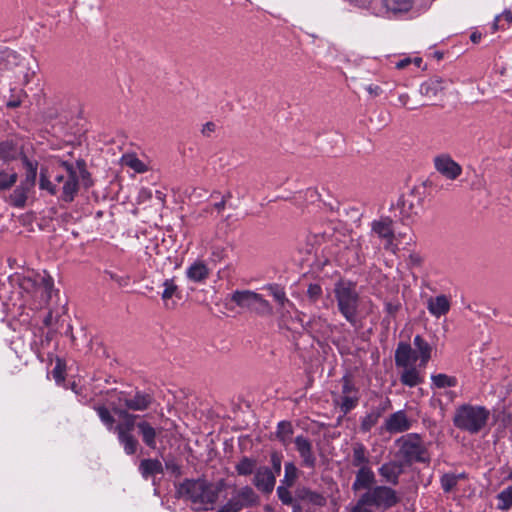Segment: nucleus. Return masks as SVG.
I'll return each instance as SVG.
<instances>
[{
  "label": "nucleus",
  "instance_id": "nucleus-1",
  "mask_svg": "<svg viewBox=\"0 0 512 512\" xmlns=\"http://www.w3.org/2000/svg\"><path fill=\"white\" fill-rule=\"evenodd\" d=\"M80 179L86 187L91 185L90 174L83 160L75 163L59 162L53 180H50L43 170L40 173L39 187L47 190L51 195L58 196L64 202H72L80 187Z\"/></svg>",
  "mask_w": 512,
  "mask_h": 512
},
{
  "label": "nucleus",
  "instance_id": "nucleus-2",
  "mask_svg": "<svg viewBox=\"0 0 512 512\" xmlns=\"http://www.w3.org/2000/svg\"><path fill=\"white\" fill-rule=\"evenodd\" d=\"M223 488V480L213 484L205 479H186L179 485L178 493L195 505L196 510L208 511L213 509Z\"/></svg>",
  "mask_w": 512,
  "mask_h": 512
},
{
  "label": "nucleus",
  "instance_id": "nucleus-3",
  "mask_svg": "<svg viewBox=\"0 0 512 512\" xmlns=\"http://www.w3.org/2000/svg\"><path fill=\"white\" fill-rule=\"evenodd\" d=\"M400 501L397 491L388 485H375L360 495L349 512H383Z\"/></svg>",
  "mask_w": 512,
  "mask_h": 512
},
{
  "label": "nucleus",
  "instance_id": "nucleus-4",
  "mask_svg": "<svg viewBox=\"0 0 512 512\" xmlns=\"http://www.w3.org/2000/svg\"><path fill=\"white\" fill-rule=\"evenodd\" d=\"M334 297L340 314L355 329L361 328V321L358 317L360 306V295L355 283L350 281H339L334 286Z\"/></svg>",
  "mask_w": 512,
  "mask_h": 512
},
{
  "label": "nucleus",
  "instance_id": "nucleus-5",
  "mask_svg": "<svg viewBox=\"0 0 512 512\" xmlns=\"http://www.w3.org/2000/svg\"><path fill=\"white\" fill-rule=\"evenodd\" d=\"M490 418V411L481 405L462 404L455 410L453 424L461 431L471 435L485 429Z\"/></svg>",
  "mask_w": 512,
  "mask_h": 512
},
{
  "label": "nucleus",
  "instance_id": "nucleus-6",
  "mask_svg": "<svg viewBox=\"0 0 512 512\" xmlns=\"http://www.w3.org/2000/svg\"><path fill=\"white\" fill-rule=\"evenodd\" d=\"M396 445L399 447L398 455L403 459L404 464L430 462V455L420 435L406 434L396 440Z\"/></svg>",
  "mask_w": 512,
  "mask_h": 512
},
{
  "label": "nucleus",
  "instance_id": "nucleus-7",
  "mask_svg": "<svg viewBox=\"0 0 512 512\" xmlns=\"http://www.w3.org/2000/svg\"><path fill=\"white\" fill-rule=\"evenodd\" d=\"M113 411L123 420L114 428L118 441L123 447L126 455H133L138 449L139 442L132 434V431L135 427L137 428L136 419L139 416L131 414L126 409L121 407H113Z\"/></svg>",
  "mask_w": 512,
  "mask_h": 512
},
{
  "label": "nucleus",
  "instance_id": "nucleus-8",
  "mask_svg": "<svg viewBox=\"0 0 512 512\" xmlns=\"http://www.w3.org/2000/svg\"><path fill=\"white\" fill-rule=\"evenodd\" d=\"M231 301L243 309L250 310L260 316L273 314L271 304L261 294L251 290H236L231 294Z\"/></svg>",
  "mask_w": 512,
  "mask_h": 512
},
{
  "label": "nucleus",
  "instance_id": "nucleus-9",
  "mask_svg": "<svg viewBox=\"0 0 512 512\" xmlns=\"http://www.w3.org/2000/svg\"><path fill=\"white\" fill-rule=\"evenodd\" d=\"M116 402H113V407H121L132 411H145L153 402V397L150 393L136 390L134 393L125 391L112 390Z\"/></svg>",
  "mask_w": 512,
  "mask_h": 512
},
{
  "label": "nucleus",
  "instance_id": "nucleus-10",
  "mask_svg": "<svg viewBox=\"0 0 512 512\" xmlns=\"http://www.w3.org/2000/svg\"><path fill=\"white\" fill-rule=\"evenodd\" d=\"M371 232L383 241L384 249L396 252L397 245L394 243L393 220L389 217H381L371 223Z\"/></svg>",
  "mask_w": 512,
  "mask_h": 512
},
{
  "label": "nucleus",
  "instance_id": "nucleus-11",
  "mask_svg": "<svg viewBox=\"0 0 512 512\" xmlns=\"http://www.w3.org/2000/svg\"><path fill=\"white\" fill-rule=\"evenodd\" d=\"M342 390L338 399L336 400L337 405L340 407L344 414L349 413L353 410L359 402L358 389L348 376H344L341 380Z\"/></svg>",
  "mask_w": 512,
  "mask_h": 512
},
{
  "label": "nucleus",
  "instance_id": "nucleus-12",
  "mask_svg": "<svg viewBox=\"0 0 512 512\" xmlns=\"http://www.w3.org/2000/svg\"><path fill=\"white\" fill-rule=\"evenodd\" d=\"M21 286L26 291L34 289V296H40L39 306H42L43 304H46L51 297L53 280L50 276H44L41 277L39 283H36L30 278H25L23 279Z\"/></svg>",
  "mask_w": 512,
  "mask_h": 512
},
{
  "label": "nucleus",
  "instance_id": "nucleus-13",
  "mask_svg": "<svg viewBox=\"0 0 512 512\" xmlns=\"http://www.w3.org/2000/svg\"><path fill=\"white\" fill-rule=\"evenodd\" d=\"M404 472V463L402 461L390 460L383 463L378 468V474L385 483L396 486L399 484V478Z\"/></svg>",
  "mask_w": 512,
  "mask_h": 512
},
{
  "label": "nucleus",
  "instance_id": "nucleus-14",
  "mask_svg": "<svg viewBox=\"0 0 512 512\" xmlns=\"http://www.w3.org/2000/svg\"><path fill=\"white\" fill-rule=\"evenodd\" d=\"M294 443L302 460L301 465L309 469H314L317 458L313 452L312 442L307 437L299 435L295 438Z\"/></svg>",
  "mask_w": 512,
  "mask_h": 512
},
{
  "label": "nucleus",
  "instance_id": "nucleus-15",
  "mask_svg": "<svg viewBox=\"0 0 512 512\" xmlns=\"http://www.w3.org/2000/svg\"><path fill=\"white\" fill-rule=\"evenodd\" d=\"M435 169L447 179L454 180L461 173V166L456 163L448 154H441L434 158Z\"/></svg>",
  "mask_w": 512,
  "mask_h": 512
},
{
  "label": "nucleus",
  "instance_id": "nucleus-16",
  "mask_svg": "<svg viewBox=\"0 0 512 512\" xmlns=\"http://www.w3.org/2000/svg\"><path fill=\"white\" fill-rule=\"evenodd\" d=\"M276 483V475L268 467H259L254 475L253 484L255 487L265 494H270Z\"/></svg>",
  "mask_w": 512,
  "mask_h": 512
},
{
  "label": "nucleus",
  "instance_id": "nucleus-17",
  "mask_svg": "<svg viewBox=\"0 0 512 512\" xmlns=\"http://www.w3.org/2000/svg\"><path fill=\"white\" fill-rule=\"evenodd\" d=\"M411 428V421L407 418L403 410L391 414L384 423V429L391 433H402Z\"/></svg>",
  "mask_w": 512,
  "mask_h": 512
},
{
  "label": "nucleus",
  "instance_id": "nucleus-18",
  "mask_svg": "<svg viewBox=\"0 0 512 512\" xmlns=\"http://www.w3.org/2000/svg\"><path fill=\"white\" fill-rule=\"evenodd\" d=\"M137 430L143 443L150 449L157 448V438L160 437L163 428H155L146 420L137 422Z\"/></svg>",
  "mask_w": 512,
  "mask_h": 512
},
{
  "label": "nucleus",
  "instance_id": "nucleus-19",
  "mask_svg": "<svg viewBox=\"0 0 512 512\" xmlns=\"http://www.w3.org/2000/svg\"><path fill=\"white\" fill-rule=\"evenodd\" d=\"M419 359L418 352L413 349L410 344L400 342L395 351V364L396 366H409L414 365Z\"/></svg>",
  "mask_w": 512,
  "mask_h": 512
},
{
  "label": "nucleus",
  "instance_id": "nucleus-20",
  "mask_svg": "<svg viewBox=\"0 0 512 512\" xmlns=\"http://www.w3.org/2000/svg\"><path fill=\"white\" fill-rule=\"evenodd\" d=\"M269 291V294L277 302L279 308L278 312L284 317L287 313H290V309H294L295 306L287 297L284 289L277 284H270L265 287Z\"/></svg>",
  "mask_w": 512,
  "mask_h": 512
},
{
  "label": "nucleus",
  "instance_id": "nucleus-21",
  "mask_svg": "<svg viewBox=\"0 0 512 512\" xmlns=\"http://www.w3.org/2000/svg\"><path fill=\"white\" fill-rule=\"evenodd\" d=\"M375 481V474L370 466L359 468L355 474V480L352 484V490L354 492L362 489H365L367 491L369 488L375 486Z\"/></svg>",
  "mask_w": 512,
  "mask_h": 512
},
{
  "label": "nucleus",
  "instance_id": "nucleus-22",
  "mask_svg": "<svg viewBox=\"0 0 512 512\" xmlns=\"http://www.w3.org/2000/svg\"><path fill=\"white\" fill-rule=\"evenodd\" d=\"M351 464L353 467L362 468L370 466V455L366 446L361 442H354L351 446Z\"/></svg>",
  "mask_w": 512,
  "mask_h": 512
},
{
  "label": "nucleus",
  "instance_id": "nucleus-23",
  "mask_svg": "<svg viewBox=\"0 0 512 512\" xmlns=\"http://www.w3.org/2000/svg\"><path fill=\"white\" fill-rule=\"evenodd\" d=\"M229 501L237 503L240 511L243 508L254 506L258 501V496L251 487L246 486L241 488Z\"/></svg>",
  "mask_w": 512,
  "mask_h": 512
},
{
  "label": "nucleus",
  "instance_id": "nucleus-24",
  "mask_svg": "<svg viewBox=\"0 0 512 512\" xmlns=\"http://www.w3.org/2000/svg\"><path fill=\"white\" fill-rule=\"evenodd\" d=\"M397 367L403 369L400 374V381L403 385L408 387H415L423 382L420 371L415 365Z\"/></svg>",
  "mask_w": 512,
  "mask_h": 512
},
{
  "label": "nucleus",
  "instance_id": "nucleus-25",
  "mask_svg": "<svg viewBox=\"0 0 512 512\" xmlns=\"http://www.w3.org/2000/svg\"><path fill=\"white\" fill-rule=\"evenodd\" d=\"M427 309L433 316L439 318L449 312L450 302L445 295H439L428 300Z\"/></svg>",
  "mask_w": 512,
  "mask_h": 512
},
{
  "label": "nucleus",
  "instance_id": "nucleus-26",
  "mask_svg": "<svg viewBox=\"0 0 512 512\" xmlns=\"http://www.w3.org/2000/svg\"><path fill=\"white\" fill-rule=\"evenodd\" d=\"M210 274L209 268L203 261H196L191 264L186 270L187 278L196 283L205 281Z\"/></svg>",
  "mask_w": 512,
  "mask_h": 512
},
{
  "label": "nucleus",
  "instance_id": "nucleus-27",
  "mask_svg": "<svg viewBox=\"0 0 512 512\" xmlns=\"http://www.w3.org/2000/svg\"><path fill=\"white\" fill-rule=\"evenodd\" d=\"M162 287L164 288L161 293V298L164 301L165 307L167 309L174 308L175 302H171L173 297L181 298L180 291L178 286L176 285L174 279H166L162 283Z\"/></svg>",
  "mask_w": 512,
  "mask_h": 512
},
{
  "label": "nucleus",
  "instance_id": "nucleus-28",
  "mask_svg": "<svg viewBox=\"0 0 512 512\" xmlns=\"http://www.w3.org/2000/svg\"><path fill=\"white\" fill-rule=\"evenodd\" d=\"M413 345L418 352L420 363L419 368H425L431 358L432 347L420 335H416L413 340Z\"/></svg>",
  "mask_w": 512,
  "mask_h": 512
},
{
  "label": "nucleus",
  "instance_id": "nucleus-29",
  "mask_svg": "<svg viewBox=\"0 0 512 512\" xmlns=\"http://www.w3.org/2000/svg\"><path fill=\"white\" fill-rule=\"evenodd\" d=\"M139 471L143 478L148 479L156 474H163L164 468L158 459H143L139 464Z\"/></svg>",
  "mask_w": 512,
  "mask_h": 512
},
{
  "label": "nucleus",
  "instance_id": "nucleus-30",
  "mask_svg": "<svg viewBox=\"0 0 512 512\" xmlns=\"http://www.w3.org/2000/svg\"><path fill=\"white\" fill-rule=\"evenodd\" d=\"M296 497L299 500L307 501L312 505L322 507L326 505V498L315 491L306 487H300L296 490Z\"/></svg>",
  "mask_w": 512,
  "mask_h": 512
},
{
  "label": "nucleus",
  "instance_id": "nucleus-31",
  "mask_svg": "<svg viewBox=\"0 0 512 512\" xmlns=\"http://www.w3.org/2000/svg\"><path fill=\"white\" fill-rule=\"evenodd\" d=\"M443 89V80L439 77H434L422 83L420 85L419 92L425 97L433 98L442 92Z\"/></svg>",
  "mask_w": 512,
  "mask_h": 512
},
{
  "label": "nucleus",
  "instance_id": "nucleus-32",
  "mask_svg": "<svg viewBox=\"0 0 512 512\" xmlns=\"http://www.w3.org/2000/svg\"><path fill=\"white\" fill-rule=\"evenodd\" d=\"M21 56L14 50H0V70H12L21 64Z\"/></svg>",
  "mask_w": 512,
  "mask_h": 512
},
{
  "label": "nucleus",
  "instance_id": "nucleus-33",
  "mask_svg": "<svg viewBox=\"0 0 512 512\" xmlns=\"http://www.w3.org/2000/svg\"><path fill=\"white\" fill-rule=\"evenodd\" d=\"M382 7L387 13L399 14L409 11L412 7L411 0H381Z\"/></svg>",
  "mask_w": 512,
  "mask_h": 512
},
{
  "label": "nucleus",
  "instance_id": "nucleus-34",
  "mask_svg": "<svg viewBox=\"0 0 512 512\" xmlns=\"http://www.w3.org/2000/svg\"><path fill=\"white\" fill-rule=\"evenodd\" d=\"M31 190L24 185L20 184L9 196V203L16 208H23L28 199V194Z\"/></svg>",
  "mask_w": 512,
  "mask_h": 512
},
{
  "label": "nucleus",
  "instance_id": "nucleus-35",
  "mask_svg": "<svg viewBox=\"0 0 512 512\" xmlns=\"http://www.w3.org/2000/svg\"><path fill=\"white\" fill-rule=\"evenodd\" d=\"M23 163L26 169L25 179L21 181L20 184L24 185L25 187L29 188L30 190L33 189L35 186L36 176H37V166L33 162L27 159V157L23 158Z\"/></svg>",
  "mask_w": 512,
  "mask_h": 512
},
{
  "label": "nucleus",
  "instance_id": "nucleus-36",
  "mask_svg": "<svg viewBox=\"0 0 512 512\" xmlns=\"http://www.w3.org/2000/svg\"><path fill=\"white\" fill-rule=\"evenodd\" d=\"M20 154L19 148L12 141H4L0 143V159L8 162L14 160Z\"/></svg>",
  "mask_w": 512,
  "mask_h": 512
},
{
  "label": "nucleus",
  "instance_id": "nucleus-37",
  "mask_svg": "<svg viewBox=\"0 0 512 512\" xmlns=\"http://www.w3.org/2000/svg\"><path fill=\"white\" fill-rule=\"evenodd\" d=\"M497 509L500 511H508L512 508V485L503 489L496 496Z\"/></svg>",
  "mask_w": 512,
  "mask_h": 512
},
{
  "label": "nucleus",
  "instance_id": "nucleus-38",
  "mask_svg": "<svg viewBox=\"0 0 512 512\" xmlns=\"http://www.w3.org/2000/svg\"><path fill=\"white\" fill-rule=\"evenodd\" d=\"M293 428L290 422L282 421L278 424L276 436L280 442L287 446L291 442Z\"/></svg>",
  "mask_w": 512,
  "mask_h": 512
},
{
  "label": "nucleus",
  "instance_id": "nucleus-39",
  "mask_svg": "<svg viewBox=\"0 0 512 512\" xmlns=\"http://www.w3.org/2000/svg\"><path fill=\"white\" fill-rule=\"evenodd\" d=\"M298 478V469L292 462H287L285 464V474L284 478L281 481V485L292 487L295 481Z\"/></svg>",
  "mask_w": 512,
  "mask_h": 512
},
{
  "label": "nucleus",
  "instance_id": "nucleus-40",
  "mask_svg": "<svg viewBox=\"0 0 512 512\" xmlns=\"http://www.w3.org/2000/svg\"><path fill=\"white\" fill-rule=\"evenodd\" d=\"M122 164L130 167L137 173H143L147 169L146 165L133 154L123 155Z\"/></svg>",
  "mask_w": 512,
  "mask_h": 512
},
{
  "label": "nucleus",
  "instance_id": "nucleus-41",
  "mask_svg": "<svg viewBox=\"0 0 512 512\" xmlns=\"http://www.w3.org/2000/svg\"><path fill=\"white\" fill-rule=\"evenodd\" d=\"M431 380L437 388L455 387L457 385V379L446 374L432 375Z\"/></svg>",
  "mask_w": 512,
  "mask_h": 512
},
{
  "label": "nucleus",
  "instance_id": "nucleus-42",
  "mask_svg": "<svg viewBox=\"0 0 512 512\" xmlns=\"http://www.w3.org/2000/svg\"><path fill=\"white\" fill-rule=\"evenodd\" d=\"M460 478H463V475H456L453 473L444 474L440 480L441 487L444 490V492H451L458 484Z\"/></svg>",
  "mask_w": 512,
  "mask_h": 512
},
{
  "label": "nucleus",
  "instance_id": "nucleus-43",
  "mask_svg": "<svg viewBox=\"0 0 512 512\" xmlns=\"http://www.w3.org/2000/svg\"><path fill=\"white\" fill-rule=\"evenodd\" d=\"M94 409L96 410L100 420L107 427L108 430H112L113 428H115V419L105 406H96Z\"/></svg>",
  "mask_w": 512,
  "mask_h": 512
},
{
  "label": "nucleus",
  "instance_id": "nucleus-44",
  "mask_svg": "<svg viewBox=\"0 0 512 512\" xmlns=\"http://www.w3.org/2000/svg\"><path fill=\"white\" fill-rule=\"evenodd\" d=\"M379 413L371 412L362 418L360 429L362 432H369L378 422Z\"/></svg>",
  "mask_w": 512,
  "mask_h": 512
},
{
  "label": "nucleus",
  "instance_id": "nucleus-45",
  "mask_svg": "<svg viewBox=\"0 0 512 512\" xmlns=\"http://www.w3.org/2000/svg\"><path fill=\"white\" fill-rule=\"evenodd\" d=\"M255 468V461L244 457L240 460V462L236 465V471L239 475H250Z\"/></svg>",
  "mask_w": 512,
  "mask_h": 512
},
{
  "label": "nucleus",
  "instance_id": "nucleus-46",
  "mask_svg": "<svg viewBox=\"0 0 512 512\" xmlns=\"http://www.w3.org/2000/svg\"><path fill=\"white\" fill-rule=\"evenodd\" d=\"M17 173L0 172V191L10 189L17 181Z\"/></svg>",
  "mask_w": 512,
  "mask_h": 512
},
{
  "label": "nucleus",
  "instance_id": "nucleus-47",
  "mask_svg": "<svg viewBox=\"0 0 512 512\" xmlns=\"http://www.w3.org/2000/svg\"><path fill=\"white\" fill-rule=\"evenodd\" d=\"M289 488L290 487H287L284 485L278 486L277 487V495L284 505H292V507H293L294 504H297V503L293 501V498L289 491Z\"/></svg>",
  "mask_w": 512,
  "mask_h": 512
},
{
  "label": "nucleus",
  "instance_id": "nucleus-48",
  "mask_svg": "<svg viewBox=\"0 0 512 512\" xmlns=\"http://www.w3.org/2000/svg\"><path fill=\"white\" fill-rule=\"evenodd\" d=\"M400 307L401 304L399 302H386L385 312L387 313V316L384 318V321H387V323H389V318L395 317Z\"/></svg>",
  "mask_w": 512,
  "mask_h": 512
},
{
  "label": "nucleus",
  "instance_id": "nucleus-49",
  "mask_svg": "<svg viewBox=\"0 0 512 512\" xmlns=\"http://www.w3.org/2000/svg\"><path fill=\"white\" fill-rule=\"evenodd\" d=\"M270 462L272 464L274 474L277 476L281 472L282 467V455L277 452H273L270 456Z\"/></svg>",
  "mask_w": 512,
  "mask_h": 512
},
{
  "label": "nucleus",
  "instance_id": "nucleus-50",
  "mask_svg": "<svg viewBox=\"0 0 512 512\" xmlns=\"http://www.w3.org/2000/svg\"><path fill=\"white\" fill-rule=\"evenodd\" d=\"M307 295L311 301H317L322 295L321 286L318 284H310L307 289Z\"/></svg>",
  "mask_w": 512,
  "mask_h": 512
},
{
  "label": "nucleus",
  "instance_id": "nucleus-51",
  "mask_svg": "<svg viewBox=\"0 0 512 512\" xmlns=\"http://www.w3.org/2000/svg\"><path fill=\"white\" fill-rule=\"evenodd\" d=\"M402 212L409 214H417L418 211L415 209L414 204L408 198H404L401 203Z\"/></svg>",
  "mask_w": 512,
  "mask_h": 512
},
{
  "label": "nucleus",
  "instance_id": "nucleus-52",
  "mask_svg": "<svg viewBox=\"0 0 512 512\" xmlns=\"http://www.w3.org/2000/svg\"><path fill=\"white\" fill-rule=\"evenodd\" d=\"M505 20L508 24L512 23V13L510 11H505L500 16H497L494 22V29L497 30L499 28V22L501 20Z\"/></svg>",
  "mask_w": 512,
  "mask_h": 512
},
{
  "label": "nucleus",
  "instance_id": "nucleus-53",
  "mask_svg": "<svg viewBox=\"0 0 512 512\" xmlns=\"http://www.w3.org/2000/svg\"><path fill=\"white\" fill-rule=\"evenodd\" d=\"M217 512H239V506L234 501H228Z\"/></svg>",
  "mask_w": 512,
  "mask_h": 512
},
{
  "label": "nucleus",
  "instance_id": "nucleus-54",
  "mask_svg": "<svg viewBox=\"0 0 512 512\" xmlns=\"http://www.w3.org/2000/svg\"><path fill=\"white\" fill-rule=\"evenodd\" d=\"M165 467L167 470L171 471L174 474L180 473V466L174 462L172 459H168L165 461Z\"/></svg>",
  "mask_w": 512,
  "mask_h": 512
},
{
  "label": "nucleus",
  "instance_id": "nucleus-55",
  "mask_svg": "<svg viewBox=\"0 0 512 512\" xmlns=\"http://www.w3.org/2000/svg\"><path fill=\"white\" fill-rule=\"evenodd\" d=\"M21 96H25V94L22 91H20V94L17 97H12L7 102V107H9V108H17V107H19L21 105V103H22Z\"/></svg>",
  "mask_w": 512,
  "mask_h": 512
},
{
  "label": "nucleus",
  "instance_id": "nucleus-56",
  "mask_svg": "<svg viewBox=\"0 0 512 512\" xmlns=\"http://www.w3.org/2000/svg\"><path fill=\"white\" fill-rule=\"evenodd\" d=\"M216 125L213 122H207L202 127V134L209 137L215 131Z\"/></svg>",
  "mask_w": 512,
  "mask_h": 512
},
{
  "label": "nucleus",
  "instance_id": "nucleus-57",
  "mask_svg": "<svg viewBox=\"0 0 512 512\" xmlns=\"http://www.w3.org/2000/svg\"><path fill=\"white\" fill-rule=\"evenodd\" d=\"M53 377L57 383H60L64 380L63 370L61 368L60 363H57V365L53 369Z\"/></svg>",
  "mask_w": 512,
  "mask_h": 512
},
{
  "label": "nucleus",
  "instance_id": "nucleus-58",
  "mask_svg": "<svg viewBox=\"0 0 512 512\" xmlns=\"http://www.w3.org/2000/svg\"><path fill=\"white\" fill-rule=\"evenodd\" d=\"M501 473H505L503 481H512V464H505L500 468Z\"/></svg>",
  "mask_w": 512,
  "mask_h": 512
},
{
  "label": "nucleus",
  "instance_id": "nucleus-59",
  "mask_svg": "<svg viewBox=\"0 0 512 512\" xmlns=\"http://www.w3.org/2000/svg\"><path fill=\"white\" fill-rule=\"evenodd\" d=\"M153 196V193L150 189H147V188H142L140 191H139V195H138V198L140 201L144 202V201H147L149 199H151Z\"/></svg>",
  "mask_w": 512,
  "mask_h": 512
},
{
  "label": "nucleus",
  "instance_id": "nucleus-60",
  "mask_svg": "<svg viewBox=\"0 0 512 512\" xmlns=\"http://www.w3.org/2000/svg\"><path fill=\"white\" fill-rule=\"evenodd\" d=\"M365 89L370 95H372L374 97H377L382 93V89L377 85L370 84V85L366 86Z\"/></svg>",
  "mask_w": 512,
  "mask_h": 512
},
{
  "label": "nucleus",
  "instance_id": "nucleus-61",
  "mask_svg": "<svg viewBox=\"0 0 512 512\" xmlns=\"http://www.w3.org/2000/svg\"><path fill=\"white\" fill-rule=\"evenodd\" d=\"M411 63H412V59L407 57V58H404V59H401L400 61H398L396 63V68L397 69H404V68H406Z\"/></svg>",
  "mask_w": 512,
  "mask_h": 512
},
{
  "label": "nucleus",
  "instance_id": "nucleus-62",
  "mask_svg": "<svg viewBox=\"0 0 512 512\" xmlns=\"http://www.w3.org/2000/svg\"><path fill=\"white\" fill-rule=\"evenodd\" d=\"M111 279L116 281L120 286H125L128 283L127 277H120L115 274H111Z\"/></svg>",
  "mask_w": 512,
  "mask_h": 512
},
{
  "label": "nucleus",
  "instance_id": "nucleus-63",
  "mask_svg": "<svg viewBox=\"0 0 512 512\" xmlns=\"http://www.w3.org/2000/svg\"><path fill=\"white\" fill-rule=\"evenodd\" d=\"M409 263L413 266H417V265H420L421 263V258L419 255L417 254H411L409 256Z\"/></svg>",
  "mask_w": 512,
  "mask_h": 512
},
{
  "label": "nucleus",
  "instance_id": "nucleus-64",
  "mask_svg": "<svg viewBox=\"0 0 512 512\" xmlns=\"http://www.w3.org/2000/svg\"><path fill=\"white\" fill-rule=\"evenodd\" d=\"M230 197V194H228L227 196L223 197V199L216 203L214 205V207L218 210V211H222L224 208H225V204H226V198Z\"/></svg>",
  "mask_w": 512,
  "mask_h": 512
}]
</instances>
